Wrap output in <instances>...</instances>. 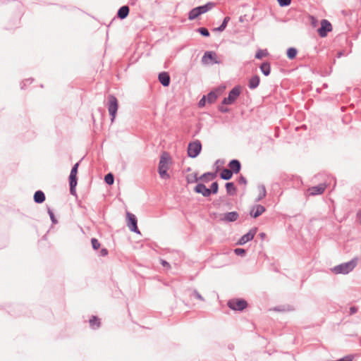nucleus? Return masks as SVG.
Wrapping results in <instances>:
<instances>
[{
	"mask_svg": "<svg viewBox=\"0 0 361 361\" xmlns=\"http://www.w3.org/2000/svg\"><path fill=\"white\" fill-rule=\"evenodd\" d=\"M171 157L169 154L166 152H164L161 155L158 166L159 174L163 179L170 178V175L167 173Z\"/></svg>",
	"mask_w": 361,
	"mask_h": 361,
	"instance_id": "obj_1",
	"label": "nucleus"
},
{
	"mask_svg": "<svg viewBox=\"0 0 361 361\" xmlns=\"http://www.w3.org/2000/svg\"><path fill=\"white\" fill-rule=\"evenodd\" d=\"M358 262L357 257L353 258L350 261L340 264L332 269V271L336 274H347L352 271L357 266Z\"/></svg>",
	"mask_w": 361,
	"mask_h": 361,
	"instance_id": "obj_2",
	"label": "nucleus"
},
{
	"mask_svg": "<svg viewBox=\"0 0 361 361\" xmlns=\"http://www.w3.org/2000/svg\"><path fill=\"white\" fill-rule=\"evenodd\" d=\"M79 166V162L75 164L71 169L69 175L70 193L73 196H77L75 187L78 183L77 173Z\"/></svg>",
	"mask_w": 361,
	"mask_h": 361,
	"instance_id": "obj_3",
	"label": "nucleus"
},
{
	"mask_svg": "<svg viewBox=\"0 0 361 361\" xmlns=\"http://www.w3.org/2000/svg\"><path fill=\"white\" fill-rule=\"evenodd\" d=\"M107 108L111 116V121L113 122L116 118V115L118 108V102L117 98L114 94L108 96Z\"/></svg>",
	"mask_w": 361,
	"mask_h": 361,
	"instance_id": "obj_4",
	"label": "nucleus"
},
{
	"mask_svg": "<svg viewBox=\"0 0 361 361\" xmlns=\"http://www.w3.org/2000/svg\"><path fill=\"white\" fill-rule=\"evenodd\" d=\"M241 92V87L240 85L235 86L229 92L227 97L222 101V104H232L235 102Z\"/></svg>",
	"mask_w": 361,
	"mask_h": 361,
	"instance_id": "obj_5",
	"label": "nucleus"
},
{
	"mask_svg": "<svg viewBox=\"0 0 361 361\" xmlns=\"http://www.w3.org/2000/svg\"><path fill=\"white\" fill-rule=\"evenodd\" d=\"M202 150L201 142L196 140L194 142H190L188 147V155L189 157L195 158L197 157Z\"/></svg>",
	"mask_w": 361,
	"mask_h": 361,
	"instance_id": "obj_6",
	"label": "nucleus"
},
{
	"mask_svg": "<svg viewBox=\"0 0 361 361\" xmlns=\"http://www.w3.org/2000/svg\"><path fill=\"white\" fill-rule=\"evenodd\" d=\"M228 307L237 311H243L247 307V302L244 299H231L228 301Z\"/></svg>",
	"mask_w": 361,
	"mask_h": 361,
	"instance_id": "obj_7",
	"label": "nucleus"
},
{
	"mask_svg": "<svg viewBox=\"0 0 361 361\" xmlns=\"http://www.w3.org/2000/svg\"><path fill=\"white\" fill-rule=\"evenodd\" d=\"M208 60H209L210 64H219L221 63V61L219 59L216 54L212 51H207L204 52L202 58V62L203 63H208Z\"/></svg>",
	"mask_w": 361,
	"mask_h": 361,
	"instance_id": "obj_8",
	"label": "nucleus"
},
{
	"mask_svg": "<svg viewBox=\"0 0 361 361\" xmlns=\"http://www.w3.org/2000/svg\"><path fill=\"white\" fill-rule=\"evenodd\" d=\"M127 225L129 229L136 233H140V230L137 228V220L133 214L130 212H127Z\"/></svg>",
	"mask_w": 361,
	"mask_h": 361,
	"instance_id": "obj_9",
	"label": "nucleus"
},
{
	"mask_svg": "<svg viewBox=\"0 0 361 361\" xmlns=\"http://www.w3.org/2000/svg\"><path fill=\"white\" fill-rule=\"evenodd\" d=\"M332 30V25L331 23L326 19H323L321 21V26L318 29V34L321 37H325L327 36L328 32Z\"/></svg>",
	"mask_w": 361,
	"mask_h": 361,
	"instance_id": "obj_10",
	"label": "nucleus"
},
{
	"mask_svg": "<svg viewBox=\"0 0 361 361\" xmlns=\"http://www.w3.org/2000/svg\"><path fill=\"white\" fill-rule=\"evenodd\" d=\"M326 183H320L317 185L310 187L307 189V192L308 195L315 196L318 195H322L324 192L326 188Z\"/></svg>",
	"mask_w": 361,
	"mask_h": 361,
	"instance_id": "obj_11",
	"label": "nucleus"
},
{
	"mask_svg": "<svg viewBox=\"0 0 361 361\" xmlns=\"http://www.w3.org/2000/svg\"><path fill=\"white\" fill-rule=\"evenodd\" d=\"M257 232V228H252L250 229L246 234L241 236V238L238 240L237 244L243 245L245 244L246 243L251 241Z\"/></svg>",
	"mask_w": 361,
	"mask_h": 361,
	"instance_id": "obj_12",
	"label": "nucleus"
},
{
	"mask_svg": "<svg viewBox=\"0 0 361 361\" xmlns=\"http://www.w3.org/2000/svg\"><path fill=\"white\" fill-rule=\"evenodd\" d=\"M266 211L265 207L261 204L253 205L250 209V215L256 219Z\"/></svg>",
	"mask_w": 361,
	"mask_h": 361,
	"instance_id": "obj_13",
	"label": "nucleus"
},
{
	"mask_svg": "<svg viewBox=\"0 0 361 361\" xmlns=\"http://www.w3.org/2000/svg\"><path fill=\"white\" fill-rule=\"evenodd\" d=\"M228 167L229 169L233 173H238L241 170V164L239 160L238 159H232L228 163Z\"/></svg>",
	"mask_w": 361,
	"mask_h": 361,
	"instance_id": "obj_14",
	"label": "nucleus"
},
{
	"mask_svg": "<svg viewBox=\"0 0 361 361\" xmlns=\"http://www.w3.org/2000/svg\"><path fill=\"white\" fill-rule=\"evenodd\" d=\"M194 191L196 193L202 194L204 197H209L210 192L203 183H197L194 188Z\"/></svg>",
	"mask_w": 361,
	"mask_h": 361,
	"instance_id": "obj_15",
	"label": "nucleus"
},
{
	"mask_svg": "<svg viewBox=\"0 0 361 361\" xmlns=\"http://www.w3.org/2000/svg\"><path fill=\"white\" fill-rule=\"evenodd\" d=\"M158 79L160 83L164 87H168L170 85L171 78L167 72H161L158 75Z\"/></svg>",
	"mask_w": 361,
	"mask_h": 361,
	"instance_id": "obj_16",
	"label": "nucleus"
},
{
	"mask_svg": "<svg viewBox=\"0 0 361 361\" xmlns=\"http://www.w3.org/2000/svg\"><path fill=\"white\" fill-rule=\"evenodd\" d=\"M238 217L239 214L237 212H230L225 213L221 219L226 222H233L235 221Z\"/></svg>",
	"mask_w": 361,
	"mask_h": 361,
	"instance_id": "obj_17",
	"label": "nucleus"
},
{
	"mask_svg": "<svg viewBox=\"0 0 361 361\" xmlns=\"http://www.w3.org/2000/svg\"><path fill=\"white\" fill-rule=\"evenodd\" d=\"M201 14H204L203 11L202 10L201 6L195 7L191 9L188 13V19L190 20H195Z\"/></svg>",
	"mask_w": 361,
	"mask_h": 361,
	"instance_id": "obj_18",
	"label": "nucleus"
},
{
	"mask_svg": "<svg viewBox=\"0 0 361 361\" xmlns=\"http://www.w3.org/2000/svg\"><path fill=\"white\" fill-rule=\"evenodd\" d=\"M259 82H260L259 76L257 75H253L249 80V82H248L249 88L251 90H254V89L257 88L259 85Z\"/></svg>",
	"mask_w": 361,
	"mask_h": 361,
	"instance_id": "obj_19",
	"label": "nucleus"
},
{
	"mask_svg": "<svg viewBox=\"0 0 361 361\" xmlns=\"http://www.w3.org/2000/svg\"><path fill=\"white\" fill-rule=\"evenodd\" d=\"M33 199L35 203L42 204L46 200L45 194L42 190H37L35 192Z\"/></svg>",
	"mask_w": 361,
	"mask_h": 361,
	"instance_id": "obj_20",
	"label": "nucleus"
},
{
	"mask_svg": "<svg viewBox=\"0 0 361 361\" xmlns=\"http://www.w3.org/2000/svg\"><path fill=\"white\" fill-rule=\"evenodd\" d=\"M129 11L130 9L128 6H123L118 9L117 12V17L121 20H123L128 16Z\"/></svg>",
	"mask_w": 361,
	"mask_h": 361,
	"instance_id": "obj_21",
	"label": "nucleus"
},
{
	"mask_svg": "<svg viewBox=\"0 0 361 361\" xmlns=\"http://www.w3.org/2000/svg\"><path fill=\"white\" fill-rule=\"evenodd\" d=\"M89 324L92 329H97L101 326L100 319L97 316H92L89 319Z\"/></svg>",
	"mask_w": 361,
	"mask_h": 361,
	"instance_id": "obj_22",
	"label": "nucleus"
},
{
	"mask_svg": "<svg viewBox=\"0 0 361 361\" xmlns=\"http://www.w3.org/2000/svg\"><path fill=\"white\" fill-rule=\"evenodd\" d=\"M226 192L229 195H236L237 188L233 182H228L225 185Z\"/></svg>",
	"mask_w": 361,
	"mask_h": 361,
	"instance_id": "obj_23",
	"label": "nucleus"
},
{
	"mask_svg": "<svg viewBox=\"0 0 361 361\" xmlns=\"http://www.w3.org/2000/svg\"><path fill=\"white\" fill-rule=\"evenodd\" d=\"M259 68L262 71V73L265 75L268 76L271 73V64L269 62L266 61L263 62L261 66H259Z\"/></svg>",
	"mask_w": 361,
	"mask_h": 361,
	"instance_id": "obj_24",
	"label": "nucleus"
},
{
	"mask_svg": "<svg viewBox=\"0 0 361 361\" xmlns=\"http://www.w3.org/2000/svg\"><path fill=\"white\" fill-rule=\"evenodd\" d=\"M233 173L229 169H223L220 173V178L223 180H228L233 176Z\"/></svg>",
	"mask_w": 361,
	"mask_h": 361,
	"instance_id": "obj_25",
	"label": "nucleus"
},
{
	"mask_svg": "<svg viewBox=\"0 0 361 361\" xmlns=\"http://www.w3.org/2000/svg\"><path fill=\"white\" fill-rule=\"evenodd\" d=\"M205 97L207 102L211 104L216 102L218 97V94L216 91H211Z\"/></svg>",
	"mask_w": 361,
	"mask_h": 361,
	"instance_id": "obj_26",
	"label": "nucleus"
},
{
	"mask_svg": "<svg viewBox=\"0 0 361 361\" xmlns=\"http://www.w3.org/2000/svg\"><path fill=\"white\" fill-rule=\"evenodd\" d=\"M209 176L210 177V179H214L216 178V173H213V172H207V173H203L200 178L199 179L200 180H202L204 182H207L209 180Z\"/></svg>",
	"mask_w": 361,
	"mask_h": 361,
	"instance_id": "obj_27",
	"label": "nucleus"
},
{
	"mask_svg": "<svg viewBox=\"0 0 361 361\" xmlns=\"http://www.w3.org/2000/svg\"><path fill=\"white\" fill-rule=\"evenodd\" d=\"M297 54L298 50L294 47H290L287 49V57L290 60L294 59L296 57Z\"/></svg>",
	"mask_w": 361,
	"mask_h": 361,
	"instance_id": "obj_28",
	"label": "nucleus"
},
{
	"mask_svg": "<svg viewBox=\"0 0 361 361\" xmlns=\"http://www.w3.org/2000/svg\"><path fill=\"white\" fill-rule=\"evenodd\" d=\"M259 194L258 195V197L257 198V201H260L261 200L264 198L267 195L266 188L264 185H259Z\"/></svg>",
	"mask_w": 361,
	"mask_h": 361,
	"instance_id": "obj_29",
	"label": "nucleus"
},
{
	"mask_svg": "<svg viewBox=\"0 0 361 361\" xmlns=\"http://www.w3.org/2000/svg\"><path fill=\"white\" fill-rule=\"evenodd\" d=\"M202 8V10L203 11L204 13H207V11H210L215 6V4L213 2H208L204 5L200 6Z\"/></svg>",
	"mask_w": 361,
	"mask_h": 361,
	"instance_id": "obj_30",
	"label": "nucleus"
},
{
	"mask_svg": "<svg viewBox=\"0 0 361 361\" xmlns=\"http://www.w3.org/2000/svg\"><path fill=\"white\" fill-rule=\"evenodd\" d=\"M104 181L106 184L111 185L114 184V176L111 173H107L104 176Z\"/></svg>",
	"mask_w": 361,
	"mask_h": 361,
	"instance_id": "obj_31",
	"label": "nucleus"
},
{
	"mask_svg": "<svg viewBox=\"0 0 361 361\" xmlns=\"http://www.w3.org/2000/svg\"><path fill=\"white\" fill-rule=\"evenodd\" d=\"M268 54L269 53L267 49H265V50L259 49L257 51V53L255 54V59H262L263 57L267 56Z\"/></svg>",
	"mask_w": 361,
	"mask_h": 361,
	"instance_id": "obj_32",
	"label": "nucleus"
},
{
	"mask_svg": "<svg viewBox=\"0 0 361 361\" xmlns=\"http://www.w3.org/2000/svg\"><path fill=\"white\" fill-rule=\"evenodd\" d=\"M186 180L188 183H192L197 182L199 180V178H197V174L194 173L188 175L186 177Z\"/></svg>",
	"mask_w": 361,
	"mask_h": 361,
	"instance_id": "obj_33",
	"label": "nucleus"
},
{
	"mask_svg": "<svg viewBox=\"0 0 361 361\" xmlns=\"http://www.w3.org/2000/svg\"><path fill=\"white\" fill-rule=\"evenodd\" d=\"M211 194H216L219 190V184L217 182H214L212 183L210 188L209 189Z\"/></svg>",
	"mask_w": 361,
	"mask_h": 361,
	"instance_id": "obj_34",
	"label": "nucleus"
},
{
	"mask_svg": "<svg viewBox=\"0 0 361 361\" xmlns=\"http://www.w3.org/2000/svg\"><path fill=\"white\" fill-rule=\"evenodd\" d=\"M197 31L202 36L204 37H209L210 35V33L209 30L204 27H199Z\"/></svg>",
	"mask_w": 361,
	"mask_h": 361,
	"instance_id": "obj_35",
	"label": "nucleus"
},
{
	"mask_svg": "<svg viewBox=\"0 0 361 361\" xmlns=\"http://www.w3.org/2000/svg\"><path fill=\"white\" fill-rule=\"evenodd\" d=\"M47 212H48V214L49 215V217H50V219H51L52 224H57L58 221L56 219L53 211L49 207L47 208Z\"/></svg>",
	"mask_w": 361,
	"mask_h": 361,
	"instance_id": "obj_36",
	"label": "nucleus"
},
{
	"mask_svg": "<svg viewBox=\"0 0 361 361\" xmlns=\"http://www.w3.org/2000/svg\"><path fill=\"white\" fill-rule=\"evenodd\" d=\"M91 244H92V248L95 250H98L101 245L99 240L95 238H92L91 239Z\"/></svg>",
	"mask_w": 361,
	"mask_h": 361,
	"instance_id": "obj_37",
	"label": "nucleus"
},
{
	"mask_svg": "<svg viewBox=\"0 0 361 361\" xmlns=\"http://www.w3.org/2000/svg\"><path fill=\"white\" fill-rule=\"evenodd\" d=\"M238 183L239 185H243L245 187H246L247 185V179L245 178V177H244L243 175H240L238 178Z\"/></svg>",
	"mask_w": 361,
	"mask_h": 361,
	"instance_id": "obj_38",
	"label": "nucleus"
},
{
	"mask_svg": "<svg viewBox=\"0 0 361 361\" xmlns=\"http://www.w3.org/2000/svg\"><path fill=\"white\" fill-rule=\"evenodd\" d=\"M234 253L236 255L245 256L246 254V251L245 249H243V248H235L234 250Z\"/></svg>",
	"mask_w": 361,
	"mask_h": 361,
	"instance_id": "obj_39",
	"label": "nucleus"
},
{
	"mask_svg": "<svg viewBox=\"0 0 361 361\" xmlns=\"http://www.w3.org/2000/svg\"><path fill=\"white\" fill-rule=\"evenodd\" d=\"M279 4L282 6H288L290 4L291 0H277Z\"/></svg>",
	"mask_w": 361,
	"mask_h": 361,
	"instance_id": "obj_40",
	"label": "nucleus"
},
{
	"mask_svg": "<svg viewBox=\"0 0 361 361\" xmlns=\"http://www.w3.org/2000/svg\"><path fill=\"white\" fill-rule=\"evenodd\" d=\"M192 295L197 298V300H200L201 301H204V298L203 297L200 295V293L197 290H194L192 291Z\"/></svg>",
	"mask_w": 361,
	"mask_h": 361,
	"instance_id": "obj_41",
	"label": "nucleus"
},
{
	"mask_svg": "<svg viewBox=\"0 0 361 361\" xmlns=\"http://www.w3.org/2000/svg\"><path fill=\"white\" fill-rule=\"evenodd\" d=\"M108 254L109 251L106 248H102L101 250L99 251V255L101 257H106L108 255Z\"/></svg>",
	"mask_w": 361,
	"mask_h": 361,
	"instance_id": "obj_42",
	"label": "nucleus"
},
{
	"mask_svg": "<svg viewBox=\"0 0 361 361\" xmlns=\"http://www.w3.org/2000/svg\"><path fill=\"white\" fill-rule=\"evenodd\" d=\"M206 97L205 95L202 97V98L198 102V106L199 107H203L205 106V104H206Z\"/></svg>",
	"mask_w": 361,
	"mask_h": 361,
	"instance_id": "obj_43",
	"label": "nucleus"
},
{
	"mask_svg": "<svg viewBox=\"0 0 361 361\" xmlns=\"http://www.w3.org/2000/svg\"><path fill=\"white\" fill-rule=\"evenodd\" d=\"M226 26L225 24H221L219 27L214 29V31L222 32L226 29Z\"/></svg>",
	"mask_w": 361,
	"mask_h": 361,
	"instance_id": "obj_44",
	"label": "nucleus"
},
{
	"mask_svg": "<svg viewBox=\"0 0 361 361\" xmlns=\"http://www.w3.org/2000/svg\"><path fill=\"white\" fill-rule=\"evenodd\" d=\"M226 26L225 24H221L219 27L214 29V31L222 32L226 29Z\"/></svg>",
	"mask_w": 361,
	"mask_h": 361,
	"instance_id": "obj_45",
	"label": "nucleus"
},
{
	"mask_svg": "<svg viewBox=\"0 0 361 361\" xmlns=\"http://www.w3.org/2000/svg\"><path fill=\"white\" fill-rule=\"evenodd\" d=\"M226 26L225 24H221L219 27L214 29V31L222 32L226 29Z\"/></svg>",
	"mask_w": 361,
	"mask_h": 361,
	"instance_id": "obj_46",
	"label": "nucleus"
},
{
	"mask_svg": "<svg viewBox=\"0 0 361 361\" xmlns=\"http://www.w3.org/2000/svg\"><path fill=\"white\" fill-rule=\"evenodd\" d=\"M358 311V308L355 306H352L350 307V310H349V312H350V314H355Z\"/></svg>",
	"mask_w": 361,
	"mask_h": 361,
	"instance_id": "obj_47",
	"label": "nucleus"
},
{
	"mask_svg": "<svg viewBox=\"0 0 361 361\" xmlns=\"http://www.w3.org/2000/svg\"><path fill=\"white\" fill-rule=\"evenodd\" d=\"M219 111L221 113H227L228 112V109L227 107H225V106H219Z\"/></svg>",
	"mask_w": 361,
	"mask_h": 361,
	"instance_id": "obj_48",
	"label": "nucleus"
},
{
	"mask_svg": "<svg viewBox=\"0 0 361 361\" xmlns=\"http://www.w3.org/2000/svg\"><path fill=\"white\" fill-rule=\"evenodd\" d=\"M356 218L359 223L361 224V209L357 211Z\"/></svg>",
	"mask_w": 361,
	"mask_h": 361,
	"instance_id": "obj_49",
	"label": "nucleus"
},
{
	"mask_svg": "<svg viewBox=\"0 0 361 361\" xmlns=\"http://www.w3.org/2000/svg\"><path fill=\"white\" fill-rule=\"evenodd\" d=\"M230 20H231L230 17L226 16L224 18V20H223L221 24H225V25L227 26V24H228V23L229 22Z\"/></svg>",
	"mask_w": 361,
	"mask_h": 361,
	"instance_id": "obj_50",
	"label": "nucleus"
},
{
	"mask_svg": "<svg viewBox=\"0 0 361 361\" xmlns=\"http://www.w3.org/2000/svg\"><path fill=\"white\" fill-rule=\"evenodd\" d=\"M161 264L164 267H170L169 263L167 262L166 261L164 260V259L161 260Z\"/></svg>",
	"mask_w": 361,
	"mask_h": 361,
	"instance_id": "obj_51",
	"label": "nucleus"
},
{
	"mask_svg": "<svg viewBox=\"0 0 361 361\" xmlns=\"http://www.w3.org/2000/svg\"><path fill=\"white\" fill-rule=\"evenodd\" d=\"M259 236L262 238H264L265 236H266V234L264 233H259Z\"/></svg>",
	"mask_w": 361,
	"mask_h": 361,
	"instance_id": "obj_52",
	"label": "nucleus"
},
{
	"mask_svg": "<svg viewBox=\"0 0 361 361\" xmlns=\"http://www.w3.org/2000/svg\"><path fill=\"white\" fill-rule=\"evenodd\" d=\"M136 1H137V0H130V4H131V5H135V3H136Z\"/></svg>",
	"mask_w": 361,
	"mask_h": 361,
	"instance_id": "obj_53",
	"label": "nucleus"
}]
</instances>
